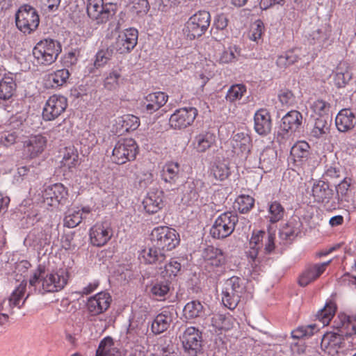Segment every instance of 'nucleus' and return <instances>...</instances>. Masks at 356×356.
<instances>
[{
    "label": "nucleus",
    "instance_id": "obj_17",
    "mask_svg": "<svg viewBox=\"0 0 356 356\" xmlns=\"http://www.w3.org/2000/svg\"><path fill=\"white\" fill-rule=\"evenodd\" d=\"M330 261L309 265L305 268L298 278L300 286L305 287L318 279L325 270Z\"/></svg>",
    "mask_w": 356,
    "mask_h": 356
},
{
    "label": "nucleus",
    "instance_id": "obj_2",
    "mask_svg": "<svg viewBox=\"0 0 356 356\" xmlns=\"http://www.w3.org/2000/svg\"><path fill=\"white\" fill-rule=\"evenodd\" d=\"M153 245L163 252L170 251L179 243V237L175 229L165 226L155 227L151 234Z\"/></svg>",
    "mask_w": 356,
    "mask_h": 356
},
{
    "label": "nucleus",
    "instance_id": "obj_13",
    "mask_svg": "<svg viewBox=\"0 0 356 356\" xmlns=\"http://www.w3.org/2000/svg\"><path fill=\"white\" fill-rule=\"evenodd\" d=\"M67 106V99L65 97L54 95L47 100L42 117L45 120H54L65 110Z\"/></svg>",
    "mask_w": 356,
    "mask_h": 356
},
{
    "label": "nucleus",
    "instance_id": "obj_58",
    "mask_svg": "<svg viewBox=\"0 0 356 356\" xmlns=\"http://www.w3.org/2000/svg\"><path fill=\"white\" fill-rule=\"evenodd\" d=\"M78 162V154L72 148H67L64 154L62 163L64 166L70 168L76 165Z\"/></svg>",
    "mask_w": 356,
    "mask_h": 356
},
{
    "label": "nucleus",
    "instance_id": "obj_12",
    "mask_svg": "<svg viewBox=\"0 0 356 356\" xmlns=\"http://www.w3.org/2000/svg\"><path fill=\"white\" fill-rule=\"evenodd\" d=\"M112 236L113 230L108 222L96 223L90 229V240L91 244L94 246L104 245Z\"/></svg>",
    "mask_w": 356,
    "mask_h": 356
},
{
    "label": "nucleus",
    "instance_id": "obj_61",
    "mask_svg": "<svg viewBox=\"0 0 356 356\" xmlns=\"http://www.w3.org/2000/svg\"><path fill=\"white\" fill-rule=\"evenodd\" d=\"M225 285H231V288H232L235 292L243 293L245 291L243 280L238 277L233 276L227 280L225 282Z\"/></svg>",
    "mask_w": 356,
    "mask_h": 356
},
{
    "label": "nucleus",
    "instance_id": "obj_42",
    "mask_svg": "<svg viewBox=\"0 0 356 356\" xmlns=\"http://www.w3.org/2000/svg\"><path fill=\"white\" fill-rule=\"evenodd\" d=\"M180 166L178 163H166L163 168L162 177L165 182L175 183L179 177Z\"/></svg>",
    "mask_w": 356,
    "mask_h": 356
},
{
    "label": "nucleus",
    "instance_id": "obj_40",
    "mask_svg": "<svg viewBox=\"0 0 356 356\" xmlns=\"http://www.w3.org/2000/svg\"><path fill=\"white\" fill-rule=\"evenodd\" d=\"M183 312L187 319H193L203 316L204 307L200 301L193 300L185 305Z\"/></svg>",
    "mask_w": 356,
    "mask_h": 356
},
{
    "label": "nucleus",
    "instance_id": "obj_11",
    "mask_svg": "<svg viewBox=\"0 0 356 356\" xmlns=\"http://www.w3.org/2000/svg\"><path fill=\"white\" fill-rule=\"evenodd\" d=\"M138 33L136 29L130 28L120 33L114 47L120 54L129 53L137 44Z\"/></svg>",
    "mask_w": 356,
    "mask_h": 356
},
{
    "label": "nucleus",
    "instance_id": "obj_15",
    "mask_svg": "<svg viewBox=\"0 0 356 356\" xmlns=\"http://www.w3.org/2000/svg\"><path fill=\"white\" fill-rule=\"evenodd\" d=\"M266 233L264 231L254 232L250 240V248L246 252L247 257L250 259L252 266H257L260 263L259 252L264 246V241Z\"/></svg>",
    "mask_w": 356,
    "mask_h": 356
},
{
    "label": "nucleus",
    "instance_id": "obj_39",
    "mask_svg": "<svg viewBox=\"0 0 356 356\" xmlns=\"http://www.w3.org/2000/svg\"><path fill=\"white\" fill-rule=\"evenodd\" d=\"M331 35L330 26L326 24H322L316 30L313 31L309 36L314 41V43L323 45L329 39Z\"/></svg>",
    "mask_w": 356,
    "mask_h": 356
},
{
    "label": "nucleus",
    "instance_id": "obj_21",
    "mask_svg": "<svg viewBox=\"0 0 356 356\" xmlns=\"http://www.w3.org/2000/svg\"><path fill=\"white\" fill-rule=\"evenodd\" d=\"M254 130L261 136L268 135L272 129V120L269 112L264 108L258 110L254 116Z\"/></svg>",
    "mask_w": 356,
    "mask_h": 356
},
{
    "label": "nucleus",
    "instance_id": "obj_63",
    "mask_svg": "<svg viewBox=\"0 0 356 356\" xmlns=\"http://www.w3.org/2000/svg\"><path fill=\"white\" fill-rule=\"evenodd\" d=\"M17 138V136L15 131H4L0 135V143L3 145L8 147L16 142Z\"/></svg>",
    "mask_w": 356,
    "mask_h": 356
},
{
    "label": "nucleus",
    "instance_id": "obj_1",
    "mask_svg": "<svg viewBox=\"0 0 356 356\" xmlns=\"http://www.w3.org/2000/svg\"><path fill=\"white\" fill-rule=\"evenodd\" d=\"M61 52L58 42L52 39L39 41L33 49L34 62L37 65H49L54 63Z\"/></svg>",
    "mask_w": 356,
    "mask_h": 356
},
{
    "label": "nucleus",
    "instance_id": "obj_57",
    "mask_svg": "<svg viewBox=\"0 0 356 356\" xmlns=\"http://www.w3.org/2000/svg\"><path fill=\"white\" fill-rule=\"evenodd\" d=\"M264 31V24L260 19L256 20L251 26L250 38L251 40L257 42L261 39Z\"/></svg>",
    "mask_w": 356,
    "mask_h": 356
},
{
    "label": "nucleus",
    "instance_id": "obj_24",
    "mask_svg": "<svg viewBox=\"0 0 356 356\" xmlns=\"http://www.w3.org/2000/svg\"><path fill=\"white\" fill-rule=\"evenodd\" d=\"M282 127L286 132H300L302 124V115L298 111L288 112L282 119Z\"/></svg>",
    "mask_w": 356,
    "mask_h": 356
},
{
    "label": "nucleus",
    "instance_id": "obj_33",
    "mask_svg": "<svg viewBox=\"0 0 356 356\" xmlns=\"http://www.w3.org/2000/svg\"><path fill=\"white\" fill-rule=\"evenodd\" d=\"M229 285H225L222 291V301L225 307L234 309L240 302L242 293L235 292Z\"/></svg>",
    "mask_w": 356,
    "mask_h": 356
},
{
    "label": "nucleus",
    "instance_id": "obj_34",
    "mask_svg": "<svg viewBox=\"0 0 356 356\" xmlns=\"http://www.w3.org/2000/svg\"><path fill=\"white\" fill-rule=\"evenodd\" d=\"M146 100L147 102L146 108L152 113V111H157L166 103L168 95L163 92L158 91L149 94L146 97Z\"/></svg>",
    "mask_w": 356,
    "mask_h": 356
},
{
    "label": "nucleus",
    "instance_id": "obj_46",
    "mask_svg": "<svg viewBox=\"0 0 356 356\" xmlns=\"http://www.w3.org/2000/svg\"><path fill=\"white\" fill-rule=\"evenodd\" d=\"M312 111L319 117H325L330 108V104L322 99H318L310 104Z\"/></svg>",
    "mask_w": 356,
    "mask_h": 356
},
{
    "label": "nucleus",
    "instance_id": "obj_8",
    "mask_svg": "<svg viewBox=\"0 0 356 356\" xmlns=\"http://www.w3.org/2000/svg\"><path fill=\"white\" fill-rule=\"evenodd\" d=\"M180 339L185 352L189 356H197L202 352L201 332L195 327H187Z\"/></svg>",
    "mask_w": 356,
    "mask_h": 356
},
{
    "label": "nucleus",
    "instance_id": "obj_60",
    "mask_svg": "<svg viewBox=\"0 0 356 356\" xmlns=\"http://www.w3.org/2000/svg\"><path fill=\"white\" fill-rule=\"evenodd\" d=\"M16 75L5 76L0 81V89H15L21 87L19 83L16 81Z\"/></svg>",
    "mask_w": 356,
    "mask_h": 356
},
{
    "label": "nucleus",
    "instance_id": "obj_5",
    "mask_svg": "<svg viewBox=\"0 0 356 356\" xmlns=\"http://www.w3.org/2000/svg\"><path fill=\"white\" fill-rule=\"evenodd\" d=\"M16 26L24 33L34 31L40 23L39 15L33 7L25 4L16 13Z\"/></svg>",
    "mask_w": 356,
    "mask_h": 356
},
{
    "label": "nucleus",
    "instance_id": "obj_3",
    "mask_svg": "<svg viewBox=\"0 0 356 356\" xmlns=\"http://www.w3.org/2000/svg\"><path fill=\"white\" fill-rule=\"evenodd\" d=\"M26 291V284L21 283L19 286L12 293L8 299H4L0 302V332L8 323L9 314L13 313L14 307L21 308L26 298H22Z\"/></svg>",
    "mask_w": 356,
    "mask_h": 356
},
{
    "label": "nucleus",
    "instance_id": "obj_52",
    "mask_svg": "<svg viewBox=\"0 0 356 356\" xmlns=\"http://www.w3.org/2000/svg\"><path fill=\"white\" fill-rule=\"evenodd\" d=\"M83 218L80 210L70 211L64 218V225L70 228L75 227L81 223Z\"/></svg>",
    "mask_w": 356,
    "mask_h": 356
},
{
    "label": "nucleus",
    "instance_id": "obj_38",
    "mask_svg": "<svg viewBox=\"0 0 356 356\" xmlns=\"http://www.w3.org/2000/svg\"><path fill=\"white\" fill-rule=\"evenodd\" d=\"M352 73L346 63H341L338 67V72L334 76V81L335 86L340 88L346 86V83L351 79Z\"/></svg>",
    "mask_w": 356,
    "mask_h": 356
},
{
    "label": "nucleus",
    "instance_id": "obj_53",
    "mask_svg": "<svg viewBox=\"0 0 356 356\" xmlns=\"http://www.w3.org/2000/svg\"><path fill=\"white\" fill-rule=\"evenodd\" d=\"M181 267L180 263L175 259H171L168 264L165 265L164 270L161 272V274L164 277H174L181 270Z\"/></svg>",
    "mask_w": 356,
    "mask_h": 356
},
{
    "label": "nucleus",
    "instance_id": "obj_49",
    "mask_svg": "<svg viewBox=\"0 0 356 356\" xmlns=\"http://www.w3.org/2000/svg\"><path fill=\"white\" fill-rule=\"evenodd\" d=\"M113 55V49L107 48L99 50L95 56L94 66L96 68L104 67L107 62L111 58Z\"/></svg>",
    "mask_w": 356,
    "mask_h": 356
},
{
    "label": "nucleus",
    "instance_id": "obj_47",
    "mask_svg": "<svg viewBox=\"0 0 356 356\" xmlns=\"http://www.w3.org/2000/svg\"><path fill=\"white\" fill-rule=\"evenodd\" d=\"M351 185V179L345 178L337 186V196L339 202H348V192Z\"/></svg>",
    "mask_w": 356,
    "mask_h": 356
},
{
    "label": "nucleus",
    "instance_id": "obj_44",
    "mask_svg": "<svg viewBox=\"0 0 356 356\" xmlns=\"http://www.w3.org/2000/svg\"><path fill=\"white\" fill-rule=\"evenodd\" d=\"M285 210L282 204L277 201L273 202L269 205L268 216L269 221L275 223L281 220L284 215Z\"/></svg>",
    "mask_w": 356,
    "mask_h": 356
},
{
    "label": "nucleus",
    "instance_id": "obj_50",
    "mask_svg": "<svg viewBox=\"0 0 356 356\" xmlns=\"http://www.w3.org/2000/svg\"><path fill=\"white\" fill-rule=\"evenodd\" d=\"M317 331L318 328L315 324H312L307 326H300L292 331L291 337L293 339H302L303 337H310Z\"/></svg>",
    "mask_w": 356,
    "mask_h": 356
},
{
    "label": "nucleus",
    "instance_id": "obj_9",
    "mask_svg": "<svg viewBox=\"0 0 356 356\" xmlns=\"http://www.w3.org/2000/svg\"><path fill=\"white\" fill-rule=\"evenodd\" d=\"M197 115V110L195 108H181L171 115L169 122L175 129H184L192 124Z\"/></svg>",
    "mask_w": 356,
    "mask_h": 356
},
{
    "label": "nucleus",
    "instance_id": "obj_10",
    "mask_svg": "<svg viewBox=\"0 0 356 356\" xmlns=\"http://www.w3.org/2000/svg\"><path fill=\"white\" fill-rule=\"evenodd\" d=\"M68 280L67 273L60 270L56 273H47L42 280V288L44 292H56L63 289Z\"/></svg>",
    "mask_w": 356,
    "mask_h": 356
},
{
    "label": "nucleus",
    "instance_id": "obj_43",
    "mask_svg": "<svg viewBox=\"0 0 356 356\" xmlns=\"http://www.w3.org/2000/svg\"><path fill=\"white\" fill-rule=\"evenodd\" d=\"M309 145L305 141L296 143L291 149V155L294 161L306 159L309 156Z\"/></svg>",
    "mask_w": 356,
    "mask_h": 356
},
{
    "label": "nucleus",
    "instance_id": "obj_54",
    "mask_svg": "<svg viewBox=\"0 0 356 356\" xmlns=\"http://www.w3.org/2000/svg\"><path fill=\"white\" fill-rule=\"evenodd\" d=\"M122 81L120 73L118 70H113L106 76L104 81V86L107 89L120 87Z\"/></svg>",
    "mask_w": 356,
    "mask_h": 356
},
{
    "label": "nucleus",
    "instance_id": "obj_55",
    "mask_svg": "<svg viewBox=\"0 0 356 356\" xmlns=\"http://www.w3.org/2000/svg\"><path fill=\"white\" fill-rule=\"evenodd\" d=\"M170 286L168 281L158 282L151 288V293L156 298L164 297L169 291Z\"/></svg>",
    "mask_w": 356,
    "mask_h": 356
},
{
    "label": "nucleus",
    "instance_id": "obj_27",
    "mask_svg": "<svg viewBox=\"0 0 356 356\" xmlns=\"http://www.w3.org/2000/svg\"><path fill=\"white\" fill-rule=\"evenodd\" d=\"M140 125L139 118L133 115H124L116 120L117 130L120 134L136 130Z\"/></svg>",
    "mask_w": 356,
    "mask_h": 356
},
{
    "label": "nucleus",
    "instance_id": "obj_4",
    "mask_svg": "<svg viewBox=\"0 0 356 356\" xmlns=\"http://www.w3.org/2000/svg\"><path fill=\"white\" fill-rule=\"evenodd\" d=\"M210 19L209 13L205 10L194 14L186 23L183 29L184 35L190 40L201 36L209 26Z\"/></svg>",
    "mask_w": 356,
    "mask_h": 356
},
{
    "label": "nucleus",
    "instance_id": "obj_35",
    "mask_svg": "<svg viewBox=\"0 0 356 356\" xmlns=\"http://www.w3.org/2000/svg\"><path fill=\"white\" fill-rule=\"evenodd\" d=\"M330 132V124L325 117H318L315 119L313 128L309 136L312 138L319 139L324 138Z\"/></svg>",
    "mask_w": 356,
    "mask_h": 356
},
{
    "label": "nucleus",
    "instance_id": "obj_51",
    "mask_svg": "<svg viewBox=\"0 0 356 356\" xmlns=\"http://www.w3.org/2000/svg\"><path fill=\"white\" fill-rule=\"evenodd\" d=\"M238 210L242 213L249 211L254 206V200L250 195H240L236 200Z\"/></svg>",
    "mask_w": 356,
    "mask_h": 356
},
{
    "label": "nucleus",
    "instance_id": "obj_25",
    "mask_svg": "<svg viewBox=\"0 0 356 356\" xmlns=\"http://www.w3.org/2000/svg\"><path fill=\"white\" fill-rule=\"evenodd\" d=\"M355 123V116L350 109H342L337 114L335 119L337 128L341 132H346L352 129Z\"/></svg>",
    "mask_w": 356,
    "mask_h": 356
},
{
    "label": "nucleus",
    "instance_id": "obj_30",
    "mask_svg": "<svg viewBox=\"0 0 356 356\" xmlns=\"http://www.w3.org/2000/svg\"><path fill=\"white\" fill-rule=\"evenodd\" d=\"M140 257L146 264H161L165 259L164 252L154 245L148 249L143 250L140 253Z\"/></svg>",
    "mask_w": 356,
    "mask_h": 356
},
{
    "label": "nucleus",
    "instance_id": "obj_36",
    "mask_svg": "<svg viewBox=\"0 0 356 356\" xmlns=\"http://www.w3.org/2000/svg\"><path fill=\"white\" fill-rule=\"evenodd\" d=\"M241 54V49L236 46H230L219 54L216 62L219 64H229L236 61Z\"/></svg>",
    "mask_w": 356,
    "mask_h": 356
},
{
    "label": "nucleus",
    "instance_id": "obj_22",
    "mask_svg": "<svg viewBox=\"0 0 356 356\" xmlns=\"http://www.w3.org/2000/svg\"><path fill=\"white\" fill-rule=\"evenodd\" d=\"M143 204L147 213H156L164 205L163 192L159 189L152 190L143 200Z\"/></svg>",
    "mask_w": 356,
    "mask_h": 356
},
{
    "label": "nucleus",
    "instance_id": "obj_29",
    "mask_svg": "<svg viewBox=\"0 0 356 356\" xmlns=\"http://www.w3.org/2000/svg\"><path fill=\"white\" fill-rule=\"evenodd\" d=\"M69 76L70 72L66 69L57 70L54 73L47 75L45 79V87L48 89L49 87L64 86L69 79Z\"/></svg>",
    "mask_w": 356,
    "mask_h": 356
},
{
    "label": "nucleus",
    "instance_id": "obj_48",
    "mask_svg": "<svg viewBox=\"0 0 356 356\" xmlns=\"http://www.w3.org/2000/svg\"><path fill=\"white\" fill-rule=\"evenodd\" d=\"M297 60L298 55L294 50H291L278 56L276 63L277 65L282 69L286 68L288 65L294 63Z\"/></svg>",
    "mask_w": 356,
    "mask_h": 356
},
{
    "label": "nucleus",
    "instance_id": "obj_20",
    "mask_svg": "<svg viewBox=\"0 0 356 356\" xmlns=\"http://www.w3.org/2000/svg\"><path fill=\"white\" fill-rule=\"evenodd\" d=\"M204 186V182L200 179L187 181L183 186V196L181 201L186 204H193L197 201L200 192Z\"/></svg>",
    "mask_w": 356,
    "mask_h": 356
},
{
    "label": "nucleus",
    "instance_id": "obj_62",
    "mask_svg": "<svg viewBox=\"0 0 356 356\" xmlns=\"http://www.w3.org/2000/svg\"><path fill=\"white\" fill-rule=\"evenodd\" d=\"M95 356H120V353L107 347L106 342L102 341L96 351Z\"/></svg>",
    "mask_w": 356,
    "mask_h": 356
},
{
    "label": "nucleus",
    "instance_id": "obj_14",
    "mask_svg": "<svg viewBox=\"0 0 356 356\" xmlns=\"http://www.w3.org/2000/svg\"><path fill=\"white\" fill-rule=\"evenodd\" d=\"M67 191L61 184L47 186L42 194L43 202L50 207L65 204L67 200Z\"/></svg>",
    "mask_w": 356,
    "mask_h": 356
},
{
    "label": "nucleus",
    "instance_id": "obj_31",
    "mask_svg": "<svg viewBox=\"0 0 356 356\" xmlns=\"http://www.w3.org/2000/svg\"><path fill=\"white\" fill-rule=\"evenodd\" d=\"M277 161V152L271 147L265 148L260 154L259 168L265 172L270 171Z\"/></svg>",
    "mask_w": 356,
    "mask_h": 356
},
{
    "label": "nucleus",
    "instance_id": "obj_64",
    "mask_svg": "<svg viewBox=\"0 0 356 356\" xmlns=\"http://www.w3.org/2000/svg\"><path fill=\"white\" fill-rule=\"evenodd\" d=\"M343 326L347 330L350 335L356 334V316H348L345 317Z\"/></svg>",
    "mask_w": 356,
    "mask_h": 356
},
{
    "label": "nucleus",
    "instance_id": "obj_28",
    "mask_svg": "<svg viewBox=\"0 0 356 356\" xmlns=\"http://www.w3.org/2000/svg\"><path fill=\"white\" fill-rule=\"evenodd\" d=\"M203 257L208 265L216 267L221 266L225 262V257L222 251L213 246L205 248Z\"/></svg>",
    "mask_w": 356,
    "mask_h": 356
},
{
    "label": "nucleus",
    "instance_id": "obj_32",
    "mask_svg": "<svg viewBox=\"0 0 356 356\" xmlns=\"http://www.w3.org/2000/svg\"><path fill=\"white\" fill-rule=\"evenodd\" d=\"M216 142V136L213 133L206 131L195 136L194 147L198 152H204Z\"/></svg>",
    "mask_w": 356,
    "mask_h": 356
},
{
    "label": "nucleus",
    "instance_id": "obj_45",
    "mask_svg": "<svg viewBox=\"0 0 356 356\" xmlns=\"http://www.w3.org/2000/svg\"><path fill=\"white\" fill-rule=\"evenodd\" d=\"M335 304L333 302H329L325 305L323 309H321L318 312L316 317L324 326L329 324L335 314Z\"/></svg>",
    "mask_w": 356,
    "mask_h": 356
},
{
    "label": "nucleus",
    "instance_id": "obj_7",
    "mask_svg": "<svg viewBox=\"0 0 356 356\" xmlns=\"http://www.w3.org/2000/svg\"><path fill=\"white\" fill-rule=\"evenodd\" d=\"M238 216L232 212H225L215 220L210 234L213 238H224L229 236L234 230Z\"/></svg>",
    "mask_w": 356,
    "mask_h": 356
},
{
    "label": "nucleus",
    "instance_id": "obj_26",
    "mask_svg": "<svg viewBox=\"0 0 356 356\" xmlns=\"http://www.w3.org/2000/svg\"><path fill=\"white\" fill-rule=\"evenodd\" d=\"M172 322V314L163 311L159 314L152 323V331L155 334H160L166 331Z\"/></svg>",
    "mask_w": 356,
    "mask_h": 356
},
{
    "label": "nucleus",
    "instance_id": "obj_41",
    "mask_svg": "<svg viewBox=\"0 0 356 356\" xmlns=\"http://www.w3.org/2000/svg\"><path fill=\"white\" fill-rule=\"evenodd\" d=\"M342 343L343 337L341 334L329 332L323 335L321 341V347L325 349L334 350L340 348Z\"/></svg>",
    "mask_w": 356,
    "mask_h": 356
},
{
    "label": "nucleus",
    "instance_id": "obj_59",
    "mask_svg": "<svg viewBox=\"0 0 356 356\" xmlns=\"http://www.w3.org/2000/svg\"><path fill=\"white\" fill-rule=\"evenodd\" d=\"M149 8V3L147 0H137L134 3L132 12L138 16L145 15Z\"/></svg>",
    "mask_w": 356,
    "mask_h": 356
},
{
    "label": "nucleus",
    "instance_id": "obj_37",
    "mask_svg": "<svg viewBox=\"0 0 356 356\" xmlns=\"http://www.w3.org/2000/svg\"><path fill=\"white\" fill-rule=\"evenodd\" d=\"M114 15V11L111 9V6L105 3L100 9L93 12L88 17L96 24H104Z\"/></svg>",
    "mask_w": 356,
    "mask_h": 356
},
{
    "label": "nucleus",
    "instance_id": "obj_16",
    "mask_svg": "<svg viewBox=\"0 0 356 356\" xmlns=\"http://www.w3.org/2000/svg\"><path fill=\"white\" fill-rule=\"evenodd\" d=\"M111 296L108 293L101 292L88 299L87 309L91 316L104 312L110 306Z\"/></svg>",
    "mask_w": 356,
    "mask_h": 356
},
{
    "label": "nucleus",
    "instance_id": "obj_19",
    "mask_svg": "<svg viewBox=\"0 0 356 356\" xmlns=\"http://www.w3.org/2000/svg\"><path fill=\"white\" fill-rule=\"evenodd\" d=\"M47 141V138L42 135L31 136L24 142L25 154L30 158L38 156L44 151Z\"/></svg>",
    "mask_w": 356,
    "mask_h": 356
},
{
    "label": "nucleus",
    "instance_id": "obj_6",
    "mask_svg": "<svg viewBox=\"0 0 356 356\" xmlns=\"http://www.w3.org/2000/svg\"><path fill=\"white\" fill-rule=\"evenodd\" d=\"M138 153V145L132 138H122L118 141L113 149L112 160L122 165L134 160Z\"/></svg>",
    "mask_w": 356,
    "mask_h": 356
},
{
    "label": "nucleus",
    "instance_id": "obj_23",
    "mask_svg": "<svg viewBox=\"0 0 356 356\" xmlns=\"http://www.w3.org/2000/svg\"><path fill=\"white\" fill-rule=\"evenodd\" d=\"M333 190L329 184L323 180H316L312 188V195L318 203H327L333 196Z\"/></svg>",
    "mask_w": 356,
    "mask_h": 356
},
{
    "label": "nucleus",
    "instance_id": "obj_56",
    "mask_svg": "<svg viewBox=\"0 0 356 356\" xmlns=\"http://www.w3.org/2000/svg\"><path fill=\"white\" fill-rule=\"evenodd\" d=\"M229 168L227 164L223 163H216L212 168V174L216 179L223 181L229 175Z\"/></svg>",
    "mask_w": 356,
    "mask_h": 356
},
{
    "label": "nucleus",
    "instance_id": "obj_18",
    "mask_svg": "<svg viewBox=\"0 0 356 356\" xmlns=\"http://www.w3.org/2000/svg\"><path fill=\"white\" fill-rule=\"evenodd\" d=\"M230 145L234 154L246 158L250 152L251 138L246 134L237 133L231 138Z\"/></svg>",
    "mask_w": 356,
    "mask_h": 356
}]
</instances>
